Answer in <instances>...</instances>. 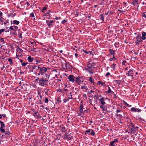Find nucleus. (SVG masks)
I'll return each mask as SVG.
<instances>
[{
	"instance_id": "obj_1",
	"label": "nucleus",
	"mask_w": 146,
	"mask_h": 146,
	"mask_svg": "<svg viewBox=\"0 0 146 146\" xmlns=\"http://www.w3.org/2000/svg\"><path fill=\"white\" fill-rule=\"evenodd\" d=\"M48 80L47 78L44 79L43 78L39 80L38 84L40 86H44V85H46L48 82Z\"/></svg>"
},
{
	"instance_id": "obj_2",
	"label": "nucleus",
	"mask_w": 146,
	"mask_h": 146,
	"mask_svg": "<svg viewBox=\"0 0 146 146\" xmlns=\"http://www.w3.org/2000/svg\"><path fill=\"white\" fill-rule=\"evenodd\" d=\"M75 82L79 86H81V83H83L84 80L82 77L78 76L76 78Z\"/></svg>"
},
{
	"instance_id": "obj_3",
	"label": "nucleus",
	"mask_w": 146,
	"mask_h": 146,
	"mask_svg": "<svg viewBox=\"0 0 146 146\" xmlns=\"http://www.w3.org/2000/svg\"><path fill=\"white\" fill-rule=\"evenodd\" d=\"M63 138L65 140H70L73 139V137L71 134H69L66 132L64 135Z\"/></svg>"
},
{
	"instance_id": "obj_4",
	"label": "nucleus",
	"mask_w": 146,
	"mask_h": 146,
	"mask_svg": "<svg viewBox=\"0 0 146 146\" xmlns=\"http://www.w3.org/2000/svg\"><path fill=\"white\" fill-rule=\"evenodd\" d=\"M137 40L135 41V44L137 45H138L140 44V42H142L143 41L142 40L140 36V35H138L136 37Z\"/></svg>"
},
{
	"instance_id": "obj_5",
	"label": "nucleus",
	"mask_w": 146,
	"mask_h": 146,
	"mask_svg": "<svg viewBox=\"0 0 146 146\" xmlns=\"http://www.w3.org/2000/svg\"><path fill=\"white\" fill-rule=\"evenodd\" d=\"M0 123L1 124V127H0V131L2 133H4L5 132V130L3 128L5 127V124L4 122L1 120H0Z\"/></svg>"
},
{
	"instance_id": "obj_6",
	"label": "nucleus",
	"mask_w": 146,
	"mask_h": 146,
	"mask_svg": "<svg viewBox=\"0 0 146 146\" xmlns=\"http://www.w3.org/2000/svg\"><path fill=\"white\" fill-rule=\"evenodd\" d=\"M75 77L74 76L72 75H70L68 78L69 80V81L71 82L72 83H74L75 81Z\"/></svg>"
},
{
	"instance_id": "obj_7",
	"label": "nucleus",
	"mask_w": 146,
	"mask_h": 146,
	"mask_svg": "<svg viewBox=\"0 0 146 146\" xmlns=\"http://www.w3.org/2000/svg\"><path fill=\"white\" fill-rule=\"evenodd\" d=\"M46 22L47 25L50 27L53 26V25L54 24L53 23L54 21L51 20H46Z\"/></svg>"
},
{
	"instance_id": "obj_8",
	"label": "nucleus",
	"mask_w": 146,
	"mask_h": 146,
	"mask_svg": "<svg viewBox=\"0 0 146 146\" xmlns=\"http://www.w3.org/2000/svg\"><path fill=\"white\" fill-rule=\"evenodd\" d=\"M47 71V68L45 67H42L39 70V72L41 74V75H43L44 72H46Z\"/></svg>"
},
{
	"instance_id": "obj_9",
	"label": "nucleus",
	"mask_w": 146,
	"mask_h": 146,
	"mask_svg": "<svg viewBox=\"0 0 146 146\" xmlns=\"http://www.w3.org/2000/svg\"><path fill=\"white\" fill-rule=\"evenodd\" d=\"M130 110L131 111L133 112H140L141 111V109L135 108L134 107H132L131 108Z\"/></svg>"
},
{
	"instance_id": "obj_10",
	"label": "nucleus",
	"mask_w": 146,
	"mask_h": 146,
	"mask_svg": "<svg viewBox=\"0 0 146 146\" xmlns=\"http://www.w3.org/2000/svg\"><path fill=\"white\" fill-rule=\"evenodd\" d=\"M32 114L35 117H36L38 119L40 118H41V117L40 116L39 113L38 111H36L34 113H32Z\"/></svg>"
},
{
	"instance_id": "obj_11",
	"label": "nucleus",
	"mask_w": 146,
	"mask_h": 146,
	"mask_svg": "<svg viewBox=\"0 0 146 146\" xmlns=\"http://www.w3.org/2000/svg\"><path fill=\"white\" fill-rule=\"evenodd\" d=\"M80 88L83 91L85 90L87 91L88 90V88L86 86L85 83H82V85L81 86Z\"/></svg>"
},
{
	"instance_id": "obj_12",
	"label": "nucleus",
	"mask_w": 146,
	"mask_h": 146,
	"mask_svg": "<svg viewBox=\"0 0 146 146\" xmlns=\"http://www.w3.org/2000/svg\"><path fill=\"white\" fill-rule=\"evenodd\" d=\"M9 28L11 30L15 32L18 30V28L17 26L13 25L10 26Z\"/></svg>"
},
{
	"instance_id": "obj_13",
	"label": "nucleus",
	"mask_w": 146,
	"mask_h": 146,
	"mask_svg": "<svg viewBox=\"0 0 146 146\" xmlns=\"http://www.w3.org/2000/svg\"><path fill=\"white\" fill-rule=\"evenodd\" d=\"M118 141V139H115L114 140L110 142V145L111 146H114L115 145L116 143H117Z\"/></svg>"
},
{
	"instance_id": "obj_14",
	"label": "nucleus",
	"mask_w": 146,
	"mask_h": 146,
	"mask_svg": "<svg viewBox=\"0 0 146 146\" xmlns=\"http://www.w3.org/2000/svg\"><path fill=\"white\" fill-rule=\"evenodd\" d=\"M132 69H130L129 71H128V73H126V75L127 76H131L132 77L133 76V71Z\"/></svg>"
},
{
	"instance_id": "obj_15",
	"label": "nucleus",
	"mask_w": 146,
	"mask_h": 146,
	"mask_svg": "<svg viewBox=\"0 0 146 146\" xmlns=\"http://www.w3.org/2000/svg\"><path fill=\"white\" fill-rule=\"evenodd\" d=\"M65 62L66 63L65 64L62 65V67L64 69H66L68 68H69V62L66 61H65Z\"/></svg>"
},
{
	"instance_id": "obj_16",
	"label": "nucleus",
	"mask_w": 146,
	"mask_h": 146,
	"mask_svg": "<svg viewBox=\"0 0 146 146\" xmlns=\"http://www.w3.org/2000/svg\"><path fill=\"white\" fill-rule=\"evenodd\" d=\"M70 95L71 97H68V98H67L66 99H64L63 100V102L64 103H65L66 102L69 101V99H73L72 97V92H70Z\"/></svg>"
},
{
	"instance_id": "obj_17",
	"label": "nucleus",
	"mask_w": 146,
	"mask_h": 146,
	"mask_svg": "<svg viewBox=\"0 0 146 146\" xmlns=\"http://www.w3.org/2000/svg\"><path fill=\"white\" fill-rule=\"evenodd\" d=\"M125 115V114L123 111H121V113H120L117 114V115L118 116L119 119L120 120H121L122 118L123 117V115Z\"/></svg>"
},
{
	"instance_id": "obj_18",
	"label": "nucleus",
	"mask_w": 146,
	"mask_h": 146,
	"mask_svg": "<svg viewBox=\"0 0 146 146\" xmlns=\"http://www.w3.org/2000/svg\"><path fill=\"white\" fill-rule=\"evenodd\" d=\"M100 108L102 109V110L106 111H107V107L104 105H102L100 106Z\"/></svg>"
},
{
	"instance_id": "obj_19",
	"label": "nucleus",
	"mask_w": 146,
	"mask_h": 146,
	"mask_svg": "<svg viewBox=\"0 0 146 146\" xmlns=\"http://www.w3.org/2000/svg\"><path fill=\"white\" fill-rule=\"evenodd\" d=\"M139 128V127H135L133 125L132 126V127L131 129V132H134V131H135L137 129Z\"/></svg>"
},
{
	"instance_id": "obj_20",
	"label": "nucleus",
	"mask_w": 146,
	"mask_h": 146,
	"mask_svg": "<svg viewBox=\"0 0 146 146\" xmlns=\"http://www.w3.org/2000/svg\"><path fill=\"white\" fill-rule=\"evenodd\" d=\"M109 51L110 52V54L112 55H114L115 54V50H113L112 49H110L109 50Z\"/></svg>"
},
{
	"instance_id": "obj_21",
	"label": "nucleus",
	"mask_w": 146,
	"mask_h": 146,
	"mask_svg": "<svg viewBox=\"0 0 146 146\" xmlns=\"http://www.w3.org/2000/svg\"><path fill=\"white\" fill-rule=\"evenodd\" d=\"M104 98L103 97L99 101L100 102L102 105H105V103L104 101Z\"/></svg>"
},
{
	"instance_id": "obj_22",
	"label": "nucleus",
	"mask_w": 146,
	"mask_h": 146,
	"mask_svg": "<svg viewBox=\"0 0 146 146\" xmlns=\"http://www.w3.org/2000/svg\"><path fill=\"white\" fill-rule=\"evenodd\" d=\"M142 37H141L142 40H145L146 38L145 36L146 35V33L145 32H143L142 33Z\"/></svg>"
},
{
	"instance_id": "obj_23",
	"label": "nucleus",
	"mask_w": 146,
	"mask_h": 146,
	"mask_svg": "<svg viewBox=\"0 0 146 146\" xmlns=\"http://www.w3.org/2000/svg\"><path fill=\"white\" fill-rule=\"evenodd\" d=\"M27 60L29 62H32L34 60V59L32 58L31 56H30L28 57Z\"/></svg>"
},
{
	"instance_id": "obj_24",
	"label": "nucleus",
	"mask_w": 146,
	"mask_h": 146,
	"mask_svg": "<svg viewBox=\"0 0 146 146\" xmlns=\"http://www.w3.org/2000/svg\"><path fill=\"white\" fill-rule=\"evenodd\" d=\"M42 96L40 95V98L39 99V100L37 101L38 103H37V104H42Z\"/></svg>"
},
{
	"instance_id": "obj_25",
	"label": "nucleus",
	"mask_w": 146,
	"mask_h": 146,
	"mask_svg": "<svg viewBox=\"0 0 146 146\" xmlns=\"http://www.w3.org/2000/svg\"><path fill=\"white\" fill-rule=\"evenodd\" d=\"M138 0H133L132 4L135 6V5L138 4Z\"/></svg>"
},
{
	"instance_id": "obj_26",
	"label": "nucleus",
	"mask_w": 146,
	"mask_h": 146,
	"mask_svg": "<svg viewBox=\"0 0 146 146\" xmlns=\"http://www.w3.org/2000/svg\"><path fill=\"white\" fill-rule=\"evenodd\" d=\"M80 110V112L78 113V116H81L82 114H84V113L85 111V110L84 111H83V110L82 109Z\"/></svg>"
},
{
	"instance_id": "obj_27",
	"label": "nucleus",
	"mask_w": 146,
	"mask_h": 146,
	"mask_svg": "<svg viewBox=\"0 0 146 146\" xmlns=\"http://www.w3.org/2000/svg\"><path fill=\"white\" fill-rule=\"evenodd\" d=\"M13 23L15 25H18L19 23V21L14 20L13 21Z\"/></svg>"
},
{
	"instance_id": "obj_28",
	"label": "nucleus",
	"mask_w": 146,
	"mask_h": 146,
	"mask_svg": "<svg viewBox=\"0 0 146 146\" xmlns=\"http://www.w3.org/2000/svg\"><path fill=\"white\" fill-rule=\"evenodd\" d=\"M87 66L88 68L91 69L92 67V64H91L90 62L89 61L87 64Z\"/></svg>"
},
{
	"instance_id": "obj_29",
	"label": "nucleus",
	"mask_w": 146,
	"mask_h": 146,
	"mask_svg": "<svg viewBox=\"0 0 146 146\" xmlns=\"http://www.w3.org/2000/svg\"><path fill=\"white\" fill-rule=\"evenodd\" d=\"M108 90L107 91V92L108 93H111V94H114V92L111 90L110 87H108Z\"/></svg>"
},
{
	"instance_id": "obj_30",
	"label": "nucleus",
	"mask_w": 146,
	"mask_h": 146,
	"mask_svg": "<svg viewBox=\"0 0 146 146\" xmlns=\"http://www.w3.org/2000/svg\"><path fill=\"white\" fill-rule=\"evenodd\" d=\"M8 60L10 62V64L11 65H12L13 64V60L11 58H9L8 59Z\"/></svg>"
},
{
	"instance_id": "obj_31",
	"label": "nucleus",
	"mask_w": 146,
	"mask_h": 146,
	"mask_svg": "<svg viewBox=\"0 0 146 146\" xmlns=\"http://www.w3.org/2000/svg\"><path fill=\"white\" fill-rule=\"evenodd\" d=\"M85 70H87L89 73L91 74H93V73L92 71L90 70V69H89L88 68H85Z\"/></svg>"
},
{
	"instance_id": "obj_32",
	"label": "nucleus",
	"mask_w": 146,
	"mask_h": 146,
	"mask_svg": "<svg viewBox=\"0 0 146 146\" xmlns=\"http://www.w3.org/2000/svg\"><path fill=\"white\" fill-rule=\"evenodd\" d=\"M100 16L101 17L100 18V19L102 21L104 22V15H103V14H101L100 15Z\"/></svg>"
},
{
	"instance_id": "obj_33",
	"label": "nucleus",
	"mask_w": 146,
	"mask_h": 146,
	"mask_svg": "<svg viewBox=\"0 0 146 146\" xmlns=\"http://www.w3.org/2000/svg\"><path fill=\"white\" fill-rule=\"evenodd\" d=\"M30 17H33V20H35V15L33 13H32L30 14Z\"/></svg>"
},
{
	"instance_id": "obj_34",
	"label": "nucleus",
	"mask_w": 146,
	"mask_h": 146,
	"mask_svg": "<svg viewBox=\"0 0 146 146\" xmlns=\"http://www.w3.org/2000/svg\"><path fill=\"white\" fill-rule=\"evenodd\" d=\"M89 81L91 82V83H93V84L94 83V82L93 81V78L91 77H90L89 78Z\"/></svg>"
},
{
	"instance_id": "obj_35",
	"label": "nucleus",
	"mask_w": 146,
	"mask_h": 146,
	"mask_svg": "<svg viewBox=\"0 0 146 146\" xmlns=\"http://www.w3.org/2000/svg\"><path fill=\"white\" fill-rule=\"evenodd\" d=\"M10 132L9 131H6L5 133V135H6L7 136H9L10 135Z\"/></svg>"
},
{
	"instance_id": "obj_36",
	"label": "nucleus",
	"mask_w": 146,
	"mask_h": 146,
	"mask_svg": "<svg viewBox=\"0 0 146 146\" xmlns=\"http://www.w3.org/2000/svg\"><path fill=\"white\" fill-rule=\"evenodd\" d=\"M91 131H90V134L91 135L93 136H94L95 134V132L93 131V130L91 129Z\"/></svg>"
},
{
	"instance_id": "obj_37",
	"label": "nucleus",
	"mask_w": 146,
	"mask_h": 146,
	"mask_svg": "<svg viewBox=\"0 0 146 146\" xmlns=\"http://www.w3.org/2000/svg\"><path fill=\"white\" fill-rule=\"evenodd\" d=\"M91 129H88V130L86 131H85V135L86 134V133H89H89L90 132V131H91Z\"/></svg>"
},
{
	"instance_id": "obj_38",
	"label": "nucleus",
	"mask_w": 146,
	"mask_h": 146,
	"mask_svg": "<svg viewBox=\"0 0 146 146\" xmlns=\"http://www.w3.org/2000/svg\"><path fill=\"white\" fill-rule=\"evenodd\" d=\"M47 9V7H44L43 8H42V13H44V10H46Z\"/></svg>"
},
{
	"instance_id": "obj_39",
	"label": "nucleus",
	"mask_w": 146,
	"mask_h": 146,
	"mask_svg": "<svg viewBox=\"0 0 146 146\" xmlns=\"http://www.w3.org/2000/svg\"><path fill=\"white\" fill-rule=\"evenodd\" d=\"M35 60H36V62H35V64H38V63H40V60L38 61L37 59H36Z\"/></svg>"
},
{
	"instance_id": "obj_40",
	"label": "nucleus",
	"mask_w": 146,
	"mask_h": 146,
	"mask_svg": "<svg viewBox=\"0 0 146 146\" xmlns=\"http://www.w3.org/2000/svg\"><path fill=\"white\" fill-rule=\"evenodd\" d=\"M114 81L116 83H117V84H120L121 81L119 80H115Z\"/></svg>"
},
{
	"instance_id": "obj_41",
	"label": "nucleus",
	"mask_w": 146,
	"mask_h": 146,
	"mask_svg": "<svg viewBox=\"0 0 146 146\" xmlns=\"http://www.w3.org/2000/svg\"><path fill=\"white\" fill-rule=\"evenodd\" d=\"M116 66V65L114 64H112L111 65L112 68H113L114 70V68H115Z\"/></svg>"
},
{
	"instance_id": "obj_42",
	"label": "nucleus",
	"mask_w": 146,
	"mask_h": 146,
	"mask_svg": "<svg viewBox=\"0 0 146 146\" xmlns=\"http://www.w3.org/2000/svg\"><path fill=\"white\" fill-rule=\"evenodd\" d=\"M83 104H81L80 106V110H83Z\"/></svg>"
},
{
	"instance_id": "obj_43",
	"label": "nucleus",
	"mask_w": 146,
	"mask_h": 146,
	"mask_svg": "<svg viewBox=\"0 0 146 146\" xmlns=\"http://www.w3.org/2000/svg\"><path fill=\"white\" fill-rule=\"evenodd\" d=\"M56 101H57L59 103L61 102V101L60 100V98H57L56 100Z\"/></svg>"
},
{
	"instance_id": "obj_44",
	"label": "nucleus",
	"mask_w": 146,
	"mask_h": 146,
	"mask_svg": "<svg viewBox=\"0 0 146 146\" xmlns=\"http://www.w3.org/2000/svg\"><path fill=\"white\" fill-rule=\"evenodd\" d=\"M37 67V66L36 65H34L32 66V72L33 71V70H34Z\"/></svg>"
},
{
	"instance_id": "obj_45",
	"label": "nucleus",
	"mask_w": 146,
	"mask_h": 146,
	"mask_svg": "<svg viewBox=\"0 0 146 146\" xmlns=\"http://www.w3.org/2000/svg\"><path fill=\"white\" fill-rule=\"evenodd\" d=\"M67 21L66 20L64 19L61 22V23L62 24H64L65 23H66L67 22Z\"/></svg>"
},
{
	"instance_id": "obj_46",
	"label": "nucleus",
	"mask_w": 146,
	"mask_h": 146,
	"mask_svg": "<svg viewBox=\"0 0 146 146\" xmlns=\"http://www.w3.org/2000/svg\"><path fill=\"white\" fill-rule=\"evenodd\" d=\"M27 64V63L23 62L21 64V65L23 66H26Z\"/></svg>"
},
{
	"instance_id": "obj_47",
	"label": "nucleus",
	"mask_w": 146,
	"mask_h": 146,
	"mask_svg": "<svg viewBox=\"0 0 146 146\" xmlns=\"http://www.w3.org/2000/svg\"><path fill=\"white\" fill-rule=\"evenodd\" d=\"M83 51L84 53L86 54H89V51H86L84 50L83 49Z\"/></svg>"
},
{
	"instance_id": "obj_48",
	"label": "nucleus",
	"mask_w": 146,
	"mask_h": 146,
	"mask_svg": "<svg viewBox=\"0 0 146 146\" xmlns=\"http://www.w3.org/2000/svg\"><path fill=\"white\" fill-rule=\"evenodd\" d=\"M48 98H46L45 99L44 102L45 103H48Z\"/></svg>"
},
{
	"instance_id": "obj_49",
	"label": "nucleus",
	"mask_w": 146,
	"mask_h": 146,
	"mask_svg": "<svg viewBox=\"0 0 146 146\" xmlns=\"http://www.w3.org/2000/svg\"><path fill=\"white\" fill-rule=\"evenodd\" d=\"M121 111L119 109H117L116 111V112L117 113H118L119 112L121 113V111Z\"/></svg>"
},
{
	"instance_id": "obj_50",
	"label": "nucleus",
	"mask_w": 146,
	"mask_h": 146,
	"mask_svg": "<svg viewBox=\"0 0 146 146\" xmlns=\"http://www.w3.org/2000/svg\"><path fill=\"white\" fill-rule=\"evenodd\" d=\"M4 42V40L3 38H0V42Z\"/></svg>"
},
{
	"instance_id": "obj_51",
	"label": "nucleus",
	"mask_w": 146,
	"mask_h": 146,
	"mask_svg": "<svg viewBox=\"0 0 146 146\" xmlns=\"http://www.w3.org/2000/svg\"><path fill=\"white\" fill-rule=\"evenodd\" d=\"M5 31L4 29H2L0 30V34H1L3 32Z\"/></svg>"
},
{
	"instance_id": "obj_52",
	"label": "nucleus",
	"mask_w": 146,
	"mask_h": 146,
	"mask_svg": "<svg viewBox=\"0 0 146 146\" xmlns=\"http://www.w3.org/2000/svg\"><path fill=\"white\" fill-rule=\"evenodd\" d=\"M98 85H100V84H101L102 86L103 85V83H101V82L100 81H98Z\"/></svg>"
},
{
	"instance_id": "obj_53",
	"label": "nucleus",
	"mask_w": 146,
	"mask_h": 146,
	"mask_svg": "<svg viewBox=\"0 0 146 146\" xmlns=\"http://www.w3.org/2000/svg\"><path fill=\"white\" fill-rule=\"evenodd\" d=\"M57 91L60 92H63V90L58 89L57 90Z\"/></svg>"
},
{
	"instance_id": "obj_54",
	"label": "nucleus",
	"mask_w": 146,
	"mask_h": 146,
	"mask_svg": "<svg viewBox=\"0 0 146 146\" xmlns=\"http://www.w3.org/2000/svg\"><path fill=\"white\" fill-rule=\"evenodd\" d=\"M45 75L46 76V78H47V79L48 80L49 79V75L46 74H45Z\"/></svg>"
},
{
	"instance_id": "obj_55",
	"label": "nucleus",
	"mask_w": 146,
	"mask_h": 146,
	"mask_svg": "<svg viewBox=\"0 0 146 146\" xmlns=\"http://www.w3.org/2000/svg\"><path fill=\"white\" fill-rule=\"evenodd\" d=\"M127 62L125 60H124L122 62V64L123 65H125L126 63Z\"/></svg>"
},
{
	"instance_id": "obj_56",
	"label": "nucleus",
	"mask_w": 146,
	"mask_h": 146,
	"mask_svg": "<svg viewBox=\"0 0 146 146\" xmlns=\"http://www.w3.org/2000/svg\"><path fill=\"white\" fill-rule=\"evenodd\" d=\"M142 16L144 17L146 16V12H145L144 13H143L142 14Z\"/></svg>"
},
{
	"instance_id": "obj_57",
	"label": "nucleus",
	"mask_w": 146,
	"mask_h": 146,
	"mask_svg": "<svg viewBox=\"0 0 146 146\" xmlns=\"http://www.w3.org/2000/svg\"><path fill=\"white\" fill-rule=\"evenodd\" d=\"M110 74V73L109 72H107L106 75V76L108 77L109 75Z\"/></svg>"
},
{
	"instance_id": "obj_58",
	"label": "nucleus",
	"mask_w": 146,
	"mask_h": 146,
	"mask_svg": "<svg viewBox=\"0 0 146 146\" xmlns=\"http://www.w3.org/2000/svg\"><path fill=\"white\" fill-rule=\"evenodd\" d=\"M139 121H145V120L141 118H139Z\"/></svg>"
},
{
	"instance_id": "obj_59",
	"label": "nucleus",
	"mask_w": 146,
	"mask_h": 146,
	"mask_svg": "<svg viewBox=\"0 0 146 146\" xmlns=\"http://www.w3.org/2000/svg\"><path fill=\"white\" fill-rule=\"evenodd\" d=\"M108 14H111V15H113V13L112 12H111V11H108Z\"/></svg>"
},
{
	"instance_id": "obj_60",
	"label": "nucleus",
	"mask_w": 146,
	"mask_h": 146,
	"mask_svg": "<svg viewBox=\"0 0 146 146\" xmlns=\"http://www.w3.org/2000/svg\"><path fill=\"white\" fill-rule=\"evenodd\" d=\"M3 14V13L1 12L0 11V18L2 17Z\"/></svg>"
},
{
	"instance_id": "obj_61",
	"label": "nucleus",
	"mask_w": 146,
	"mask_h": 146,
	"mask_svg": "<svg viewBox=\"0 0 146 146\" xmlns=\"http://www.w3.org/2000/svg\"><path fill=\"white\" fill-rule=\"evenodd\" d=\"M19 35V38H21L22 37V35L21 34L19 33L18 34Z\"/></svg>"
},
{
	"instance_id": "obj_62",
	"label": "nucleus",
	"mask_w": 146,
	"mask_h": 146,
	"mask_svg": "<svg viewBox=\"0 0 146 146\" xmlns=\"http://www.w3.org/2000/svg\"><path fill=\"white\" fill-rule=\"evenodd\" d=\"M2 115L4 118H5L6 116V115L4 114H2Z\"/></svg>"
},
{
	"instance_id": "obj_63",
	"label": "nucleus",
	"mask_w": 146,
	"mask_h": 146,
	"mask_svg": "<svg viewBox=\"0 0 146 146\" xmlns=\"http://www.w3.org/2000/svg\"><path fill=\"white\" fill-rule=\"evenodd\" d=\"M124 118H126V119H129V117L128 116H125V115L124 116Z\"/></svg>"
},
{
	"instance_id": "obj_64",
	"label": "nucleus",
	"mask_w": 146,
	"mask_h": 146,
	"mask_svg": "<svg viewBox=\"0 0 146 146\" xmlns=\"http://www.w3.org/2000/svg\"><path fill=\"white\" fill-rule=\"evenodd\" d=\"M75 56L76 58H77V56H78V54L77 53L75 54Z\"/></svg>"
}]
</instances>
